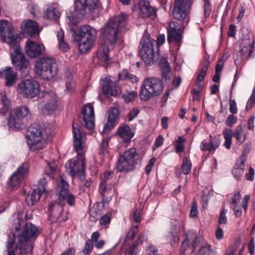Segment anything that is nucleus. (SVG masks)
<instances>
[{"label": "nucleus", "instance_id": "1", "mask_svg": "<svg viewBox=\"0 0 255 255\" xmlns=\"http://www.w3.org/2000/svg\"><path fill=\"white\" fill-rule=\"evenodd\" d=\"M128 15L125 13L112 17L101 29L103 41L97 52V57L101 62L106 63L109 60V52L113 49L118 39V32L128 30Z\"/></svg>", "mask_w": 255, "mask_h": 255}, {"label": "nucleus", "instance_id": "2", "mask_svg": "<svg viewBox=\"0 0 255 255\" xmlns=\"http://www.w3.org/2000/svg\"><path fill=\"white\" fill-rule=\"evenodd\" d=\"M40 232L37 228L31 223H27L22 232L13 238H9L6 243L7 255H32V245L30 241L35 240Z\"/></svg>", "mask_w": 255, "mask_h": 255}, {"label": "nucleus", "instance_id": "3", "mask_svg": "<svg viewBox=\"0 0 255 255\" xmlns=\"http://www.w3.org/2000/svg\"><path fill=\"white\" fill-rule=\"evenodd\" d=\"M73 132L74 134L73 146L77 152L76 157L69 159L65 164L67 172L71 176L78 175L80 180L85 178L86 161L85 154L81 152L84 147L82 127L77 123L73 122Z\"/></svg>", "mask_w": 255, "mask_h": 255}, {"label": "nucleus", "instance_id": "4", "mask_svg": "<svg viewBox=\"0 0 255 255\" xmlns=\"http://www.w3.org/2000/svg\"><path fill=\"white\" fill-rule=\"evenodd\" d=\"M165 42L164 34H159L155 41L151 39L147 35L143 36L139 46V54L144 62L148 65L153 64L155 57L157 55L155 51V45L160 46Z\"/></svg>", "mask_w": 255, "mask_h": 255}, {"label": "nucleus", "instance_id": "5", "mask_svg": "<svg viewBox=\"0 0 255 255\" xmlns=\"http://www.w3.org/2000/svg\"><path fill=\"white\" fill-rule=\"evenodd\" d=\"M34 70L36 74L41 79L50 80L57 75L58 67L54 58L43 56L35 62Z\"/></svg>", "mask_w": 255, "mask_h": 255}, {"label": "nucleus", "instance_id": "6", "mask_svg": "<svg viewBox=\"0 0 255 255\" xmlns=\"http://www.w3.org/2000/svg\"><path fill=\"white\" fill-rule=\"evenodd\" d=\"M75 39L79 42L81 53H85L93 46L97 36V30L88 25H82L78 30Z\"/></svg>", "mask_w": 255, "mask_h": 255}, {"label": "nucleus", "instance_id": "7", "mask_svg": "<svg viewBox=\"0 0 255 255\" xmlns=\"http://www.w3.org/2000/svg\"><path fill=\"white\" fill-rule=\"evenodd\" d=\"M163 89V84L159 78H146L143 81L140 88L139 94L140 99L142 101H148L151 98L160 95Z\"/></svg>", "mask_w": 255, "mask_h": 255}, {"label": "nucleus", "instance_id": "8", "mask_svg": "<svg viewBox=\"0 0 255 255\" xmlns=\"http://www.w3.org/2000/svg\"><path fill=\"white\" fill-rule=\"evenodd\" d=\"M74 14L69 16L70 22L72 25L77 23L84 15L100 6L99 0H75Z\"/></svg>", "mask_w": 255, "mask_h": 255}, {"label": "nucleus", "instance_id": "9", "mask_svg": "<svg viewBox=\"0 0 255 255\" xmlns=\"http://www.w3.org/2000/svg\"><path fill=\"white\" fill-rule=\"evenodd\" d=\"M44 129L39 125L34 124L30 126L26 132V141L31 150L35 151L44 147L45 139L43 137Z\"/></svg>", "mask_w": 255, "mask_h": 255}, {"label": "nucleus", "instance_id": "10", "mask_svg": "<svg viewBox=\"0 0 255 255\" xmlns=\"http://www.w3.org/2000/svg\"><path fill=\"white\" fill-rule=\"evenodd\" d=\"M193 1L192 0H175L172 14L173 17L184 26L189 21V13Z\"/></svg>", "mask_w": 255, "mask_h": 255}, {"label": "nucleus", "instance_id": "11", "mask_svg": "<svg viewBox=\"0 0 255 255\" xmlns=\"http://www.w3.org/2000/svg\"><path fill=\"white\" fill-rule=\"evenodd\" d=\"M38 107L44 114L51 115L59 107L58 97L52 92H43L38 99Z\"/></svg>", "mask_w": 255, "mask_h": 255}, {"label": "nucleus", "instance_id": "12", "mask_svg": "<svg viewBox=\"0 0 255 255\" xmlns=\"http://www.w3.org/2000/svg\"><path fill=\"white\" fill-rule=\"evenodd\" d=\"M10 53L13 65L15 69L24 72L29 64V61L22 53V49L19 44L11 47Z\"/></svg>", "mask_w": 255, "mask_h": 255}, {"label": "nucleus", "instance_id": "13", "mask_svg": "<svg viewBox=\"0 0 255 255\" xmlns=\"http://www.w3.org/2000/svg\"><path fill=\"white\" fill-rule=\"evenodd\" d=\"M39 88L38 83L33 80H23L18 84L19 93L27 98L35 97L39 94Z\"/></svg>", "mask_w": 255, "mask_h": 255}, {"label": "nucleus", "instance_id": "14", "mask_svg": "<svg viewBox=\"0 0 255 255\" xmlns=\"http://www.w3.org/2000/svg\"><path fill=\"white\" fill-rule=\"evenodd\" d=\"M28 169L29 165L27 162L21 164L10 176L7 182L8 187L10 189L17 188L24 178L25 175L28 172Z\"/></svg>", "mask_w": 255, "mask_h": 255}, {"label": "nucleus", "instance_id": "15", "mask_svg": "<svg viewBox=\"0 0 255 255\" xmlns=\"http://www.w3.org/2000/svg\"><path fill=\"white\" fill-rule=\"evenodd\" d=\"M83 117V126L87 129H92L94 127V110L93 105L89 103L83 108L81 112Z\"/></svg>", "mask_w": 255, "mask_h": 255}, {"label": "nucleus", "instance_id": "16", "mask_svg": "<svg viewBox=\"0 0 255 255\" xmlns=\"http://www.w3.org/2000/svg\"><path fill=\"white\" fill-rule=\"evenodd\" d=\"M171 224L170 230L166 237L172 246H177L180 240V224L177 220H172Z\"/></svg>", "mask_w": 255, "mask_h": 255}, {"label": "nucleus", "instance_id": "17", "mask_svg": "<svg viewBox=\"0 0 255 255\" xmlns=\"http://www.w3.org/2000/svg\"><path fill=\"white\" fill-rule=\"evenodd\" d=\"M44 45L27 40L25 45L27 55L30 58H35L42 55L44 52Z\"/></svg>", "mask_w": 255, "mask_h": 255}, {"label": "nucleus", "instance_id": "18", "mask_svg": "<svg viewBox=\"0 0 255 255\" xmlns=\"http://www.w3.org/2000/svg\"><path fill=\"white\" fill-rule=\"evenodd\" d=\"M8 27L9 28L4 29L3 33H0V35L3 41L9 44L11 47L18 44L20 38L17 34H13V31L14 29L11 24L8 25Z\"/></svg>", "mask_w": 255, "mask_h": 255}, {"label": "nucleus", "instance_id": "19", "mask_svg": "<svg viewBox=\"0 0 255 255\" xmlns=\"http://www.w3.org/2000/svg\"><path fill=\"white\" fill-rule=\"evenodd\" d=\"M119 111L115 107L111 108L109 110L107 122L104 126V130L108 132L118 123Z\"/></svg>", "mask_w": 255, "mask_h": 255}, {"label": "nucleus", "instance_id": "20", "mask_svg": "<svg viewBox=\"0 0 255 255\" xmlns=\"http://www.w3.org/2000/svg\"><path fill=\"white\" fill-rule=\"evenodd\" d=\"M21 29L25 34L33 36L38 33L37 23L30 19L22 21L20 25Z\"/></svg>", "mask_w": 255, "mask_h": 255}, {"label": "nucleus", "instance_id": "21", "mask_svg": "<svg viewBox=\"0 0 255 255\" xmlns=\"http://www.w3.org/2000/svg\"><path fill=\"white\" fill-rule=\"evenodd\" d=\"M12 67H6L2 71L0 72V75L5 80V85L11 87L16 83L17 74L12 71Z\"/></svg>", "mask_w": 255, "mask_h": 255}, {"label": "nucleus", "instance_id": "22", "mask_svg": "<svg viewBox=\"0 0 255 255\" xmlns=\"http://www.w3.org/2000/svg\"><path fill=\"white\" fill-rule=\"evenodd\" d=\"M245 162L244 160H237L233 169L232 170V174L234 177L238 181L242 180L244 174Z\"/></svg>", "mask_w": 255, "mask_h": 255}, {"label": "nucleus", "instance_id": "23", "mask_svg": "<svg viewBox=\"0 0 255 255\" xmlns=\"http://www.w3.org/2000/svg\"><path fill=\"white\" fill-rule=\"evenodd\" d=\"M134 168V167L128 161L121 156V155L120 156L116 164V169L118 171L127 173L133 170Z\"/></svg>", "mask_w": 255, "mask_h": 255}, {"label": "nucleus", "instance_id": "24", "mask_svg": "<svg viewBox=\"0 0 255 255\" xmlns=\"http://www.w3.org/2000/svg\"><path fill=\"white\" fill-rule=\"evenodd\" d=\"M159 66L162 73V80L165 81L170 80L171 70L169 68V64L166 58H162L160 60Z\"/></svg>", "mask_w": 255, "mask_h": 255}, {"label": "nucleus", "instance_id": "25", "mask_svg": "<svg viewBox=\"0 0 255 255\" xmlns=\"http://www.w3.org/2000/svg\"><path fill=\"white\" fill-rule=\"evenodd\" d=\"M113 186L111 183H105L104 181H101L99 185V192L102 195L103 199L102 203L105 202V199L112 196V192Z\"/></svg>", "mask_w": 255, "mask_h": 255}, {"label": "nucleus", "instance_id": "26", "mask_svg": "<svg viewBox=\"0 0 255 255\" xmlns=\"http://www.w3.org/2000/svg\"><path fill=\"white\" fill-rule=\"evenodd\" d=\"M167 36V40L169 42L174 40L176 43H179L181 41L182 35L180 28H176L171 25H169Z\"/></svg>", "mask_w": 255, "mask_h": 255}, {"label": "nucleus", "instance_id": "27", "mask_svg": "<svg viewBox=\"0 0 255 255\" xmlns=\"http://www.w3.org/2000/svg\"><path fill=\"white\" fill-rule=\"evenodd\" d=\"M58 201L59 205L61 206H64L66 202H67L70 206H74L75 205V198L74 195L69 193V192L59 195Z\"/></svg>", "mask_w": 255, "mask_h": 255}, {"label": "nucleus", "instance_id": "28", "mask_svg": "<svg viewBox=\"0 0 255 255\" xmlns=\"http://www.w3.org/2000/svg\"><path fill=\"white\" fill-rule=\"evenodd\" d=\"M221 139L218 136H215L213 140H211L209 143L202 142L200 145V148L202 151H209L212 152L217 148L220 144Z\"/></svg>", "mask_w": 255, "mask_h": 255}, {"label": "nucleus", "instance_id": "29", "mask_svg": "<svg viewBox=\"0 0 255 255\" xmlns=\"http://www.w3.org/2000/svg\"><path fill=\"white\" fill-rule=\"evenodd\" d=\"M24 121L18 115L10 112L8 124L10 128H14L17 129L22 128Z\"/></svg>", "mask_w": 255, "mask_h": 255}, {"label": "nucleus", "instance_id": "30", "mask_svg": "<svg viewBox=\"0 0 255 255\" xmlns=\"http://www.w3.org/2000/svg\"><path fill=\"white\" fill-rule=\"evenodd\" d=\"M42 193L39 192L36 189H34L29 193L26 198V202L28 206L34 205L40 199V196Z\"/></svg>", "mask_w": 255, "mask_h": 255}, {"label": "nucleus", "instance_id": "31", "mask_svg": "<svg viewBox=\"0 0 255 255\" xmlns=\"http://www.w3.org/2000/svg\"><path fill=\"white\" fill-rule=\"evenodd\" d=\"M118 133L126 141H130L133 136V134L128 126L119 127L118 129Z\"/></svg>", "mask_w": 255, "mask_h": 255}, {"label": "nucleus", "instance_id": "32", "mask_svg": "<svg viewBox=\"0 0 255 255\" xmlns=\"http://www.w3.org/2000/svg\"><path fill=\"white\" fill-rule=\"evenodd\" d=\"M136 155V149L134 148H130L128 150L125 151L123 155H121V156L124 158L134 167V165L136 164V161L135 159Z\"/></svg>", "mask_w": 255, "mask_h": 255}, {"label": "nucleus", "instance_id": "33", "mask_svg": "<svg viewBox=\"0 0 255 255\" xmlns=\"http://www.w3.org/2000/svg\"><path fill=\"white\" fill-rule=\"evenodd\" d=\"M141 16L143 18L152 17L153 18L156 16V9L151 6L148 5L143 6L140 10Z\"/></svg>", "mask_w": 255, "mask_h": 255}, {"label": "nucleus", "instance_id": "34", "mask_svg": "<svg viewBox=\"0 0 255 255\" xmlns=\"http://www.w3.org/2000/svg\"><path fill=\"white\" fill-rule=\"evenodd\" d=\"M56 192L58 196L61 194H63L69 192V184L62 177H60L59 180H58Z\"/></svg>", "mask_w": 255, "mask_h": 255}, {"label": "nucleus", "instance_id": "35", "mask_svg": "<svg viewBox=\"0 0 255 255\" xmlns=\"http://www.w3.org/2000/svg\"><path fill=\"white\" fill-rule=\"evenodd\" d=\"M113 86L114 84L111 82L106 81L103 82L102 89L106 95L116 96L118 94V92L114 90Z\"/></svg>", "mask_w": 255, "mask_h": 255}, {"label": "nucleus", "instance_id": "36", "mask_svg": "<svg viewBox=\"0 0 255 255\" xmlns=\"http://www.w3.org/2000/svg\"><path fill=\"white\" fill-rule=\"evenodd\" d=\"M119 79L122 80H128L132 83H136L138 81V78L135 75L129 73L126 69H124L121 72L119 73Z\"/></svg>", "mask_w": 255, "mask_h": 255}, {"label": "nucleus", "instance_id": "37", "mask_svg": "<svg viewBox=\"0 0 255 255\" xmlns=\"http://www.w3.org/2000/svg\"><path fill=\"white\" fill-rule=\"evenodd\" d=\"M60 15L59 10L52 6H49L46 11V16L48 19L57 20Z\"/></svg>", "mask_w": 255, "mask_h": 255}, {"label": "nucleus", "instance_id": "38", "mask_svg": "<svg viewBox=\"0 0 255 255\" xmlns=\"http://www.w3.org/2000/svg\"><path fill=\"white\" fill-rule=\"evenodd\" d=\"M11 112L18 115V116L21 118L23 121L24 120V118L30 114L28 108L26 106H21L12 110Z\"/></svg>", "mask_w": 255, "mask_h": 255}, {"label": "nucleus", "instance_id": "39", "mask_svg": "<svg viewBox=\"0 0 255 255\" xmlns=\"http://www.w3.org/2000/svg\"><path fill=\"white\" fill-rule=\"evenodd\" d=\"M240 144L244 142L246 138V135H243V127L241 125L238 126L236 128L235 132L233 135Z\"/></svg>", "mask_w": 255, "mask_h": 255}, {"label": "nucleus", "instance_id": "40", "mask_svg": "<svg viewBox=\"0 0 255 255\" xmlns=\"http://www.w3.org/2000/svg\"><path fill=\"white\" fill-rule=\"evenodd\" d=\"M57 37L59 41V48L63 51L67 52L69 49V47L64 41V33L62 30L58 32Z\"/></svg>", "mask_w": 255, "mask_h": 255}, {"label": "nucleus", "instance_id": "41", "mask_svg": "<svg viewBox=\"0 0 255 255\" xmlns=\"http://www.w3.org/2000/svg\"><path fill=\"white\" fill-rule=\"evenodd\" d=\"M223 134L224 138L225 139L224 145L227 149H229L231 147L233 131L231 129H226V130H224Z\"/></svg>", "mask_w": 255, "mask_h": 255}, {"label": "nucleus", "instance_id": "42", "mask_svg": "<svg viewBox=\"0 0 255 255\" xmlns=\"http://www.w3.org/2000/svg\"><path fill=\"white\" fill-rule=\"evenodd\" d=\"M0 101L1 102V110L2 112L5 113L8 111L10 108V101L3 94L0 95Z\"/></svg>", "mask_w": 255, "mask_h": 255}, {"label": "nucleus", "instance_id": "43", "mask_svg": "<svg viewBox=\"0 0 255 255\" xmlns=\"http://www.w3.org/2000/svg\"><path fill=\"white\" fill-rule=\"evenodd\" d=\"M192 164L189 162L187 157L183 158L182 164L181 165L182 172L184 174H188L191 171Z\"/></svg>", "mask_w": 255, "mask_h": 255}, {"label": "nucleus", "instance_id": "44", "mask_svg": "<svg viewBox=\"0 0 255 255\" xmlns=\"http://www.w3.org/2000/svg\"><path fill=\"white\" fill-rule=\"evenodd\" d=\"M200 255H215L214 251L210 245L202 246L199 250Z\"/></svg>", "mask_w": 255, "mask_h": 255}, {"label": "nucleus", "instance_id": "45", "mask_svg": "<svg viewBox=\"0 0 255 255\" xmlns=\"http://www.w3.org/2000/svg\"><path fill=\"white\" fill-rule=\"evenodd\" d=\"M138 225H133L132 227L130 228L128 233L126 235L125 240H133L137 234L138 231Z\"/></svg>", "mask_w": 255, "mask_h": 255}, {"label": "nucleus", "instance_id": "46", "mask_svg": "<svg viewBox=\"0 0 255 255\" xmlns=\"http://www.w3.org/2000/svg\"><path fill=\"white\" fill-rule=\"evenodd\" d=\"M255 104V87L254 88L252 94L250 97L246 105V109L247 111L251 110Z\"/></svg>", "mask_w": 255, "mask_h": 255}, {"label": "nucleus", "instance_id": "47", "mask_svg": "<svg viewBox=\"0 0 255 255\" xmlns=\"http://www.w3.org/2000/svg\"><path fill=\"white\" fill-rule=\"evenodd\" d=\"M48 167L50 169V171L46 170L44 174L47 175L50 178H53L54 176L55 172L56 170L57 166L54 162H50L48 164Z\"/></svg>", "mask_w": 255, "mask_h": 255}, {"label": "nucleus", "instance_id": "48", "mask_svg": "<svg viewBox=\"0 0 255 255\" xmlns=\"http://www.w3.org/2000/svg\"><path fill=\"white\" fill-rule=\"evenodd\" d=\"M93 249V243L91 240H88L85 243L83 253L86 255H90Z\"/></svg>", "mask_w": 255, "mask_h": 255}, {"label": "nucleus", "instance_id": "49", "mask_svg": "<svg viewBox=\"0 0 255 255\" xmlns=\"http://www.w3.org/2000/svg\"><path fill=\"white\" fill-rule=\"evenodd\" d=\"M114 171H106L104 174L101 176V181H104L105 183H110L108 181L112 179L114 176Z\"/></svg>", "mask_w": 255, "mask_h": 255}, {"label": "nucleus", "instance_id": "50", "mask_svg": "<svg viewBox=\"0 0 255 255\" xmlns=\"http://www.w3.org/2000/svg\"><path fill=\"white\" fill-rule=\"evenodd\" d=\"M132 220L135 222L136 225L139 226L141 222V210L139 209H136L133 212Z\"/></svg>", "mask_w": 255, "mask_h": 255}, {"label": "nucleus", "instance_id": "51", "mask_svg": "<svg viewBox=\"0 0 255 255\" xmlns=\"http://www.w3.org/2000/svg\"><path fill=\"white\" fill-rule=\"evenodd\" d=\"M137 95L136 92L132 91L124 95L123 98L126 103H129L133 101Z\"/></svg>", "mask_w": 255, "mask_h": 255}, {"label": "nucleus", "instance_id": "52", "mask_svg": "<svg viewBox=\"0 0 255 255\" xmlns=\"http://www.w3.org/2000/svg\"><path fill=\"white\" fill-rule=\"evenodd\" d=\"M46 182L47 181L46 180V178L45 177H43L38 181L37 187L35 189L39 190V192H41L42 193H46L45 187Z\"/></svg>", "mask_w": 255, "mask_h": 255}, {"label": "nucleus", "instance_id": "53", "mask_svg": "<svg viewBox=\"0 0 255 255\" xmlns=\"http://www.w3.org/2000/svg\"><path fill=\"white\" fill-rule=\"evenodd\" d=\"M23 220L19 217V215H16V217L14 219L13 224L15 230L18 231L20 230L21 225L23 223Z\"/></svg>", "mask_w": 255, "mask_h": 255}, {"label": "nucleus", "instance_id": "54", "mask_svg": "<svg viewBox=\"0 0 255 255\" xmlns=\"http://www.w3.org/2000/svg\"><path fill=\"white\" fill-rule=\"evenodd\" d=\"M204 2V15L206 18L209 16L211 12V4L209 0H203Z\"/></svg>", "mask_w": 255, "mask_h": 255}, {"label": "nucleus", "instance_id": "55", "mask_svg": "<svg viewBox=\"0 0 255 255\" xmlns=\"http://www.w3.org/2000/svg\"><path fill=\"white\" fill-rule=\"evenodd\" d=\"M251 147L250 145H246L244 147V149L243 150L242 155L240 156L239 158L238 159V160H244V162H245L247 160L246 156L249 153L251 150Z\"/></svg>", "mask_w": 255, "mask_h": 255}, {"label": "nucleus", "instance_id": "56", "mask_svg": "<svg viewBox=\"0 0 255 255\" xmlns=\"http://www.w3.org/2000/svg\"><path fill=\"white\" fill-rule=\"evenodd\" d=\"M189 248V240L188 236L186 235L182 243L180 250V254L183 255L188 248Z\"/></svg>", "mask_w": 255, "mask_h": 255}, {"label": "nucleus", "instance_id": "57", "mask_svg": "<svg viewBox=\"0 0 255 255\" xmlns=\"http://www.w3.org/2000/svg\"><path fill=\"white\" fill-rule=\"evenodd\" d=\"M147 241V238L144 233H140L138 236L136 240L133 243V245L137 247V246L143 243L144 241Z\"/></svg>", "mask_w": 255, "mask_h": 255}, {"label": "nucleus", "instance_id": "58", "mask_svg": "<svg viewBox=\"0 0 255 255\" xmlns=\"http://www.w3.org/2000/svg\"><path fill=\"white\" fill-rule=\"evenodd\" d=\"M237 122V118L232 114L229 115L225 122V124L227 126L232 127Z\"/></svg>", "mask_w": 255, "mask_h": 255}, {"label": "nucleus", "instance_id": "59", "mask_svg": "<svg viewBox=\"0 0 255 255\" xmlns=\"http://www.w3.org/2000/svg\"><path fill=\"white\" fill-rule=\"evenodd\" d=\"M230 112L233 115L236 114L238 112V109L237 107V104L235 100L230 99Z\"/></svg>", "mask_w": 255, "mask_h": 255}, {"label": "nucleus", "instance_id": "60", "mask_svg": "<svg viewBox=\"0 0 255 255\" xmlns=\"http://www.w3.org/2000/svg\"><path fill=\"white\" fill-rule=\"evenodd\" d=\"M227 211L223 209L220 212V217L219 219V223L221 224H226L227 223V218L226 216Z\"/></svg>", "mask_w": 255, "mask_h": 255}, {"label": "nucleus", "instance_id": "61", "mask_svg": "<svg viewBox=\"0 0 255 255\" xmlns=\"http://www.w3.org/2000/svg\"><path fill=\"white\" fill-rule=\"evenodd\" d=\"M203 238L201 237H197L195 240L192 242L191 245V248L192 250V252L194 253L196 248L200 245Z\"/></svg>", "mask_w": 255, "mask_h": 255}, {"label": "nucleus", "instance_id": "62", "mask_svg": "<svg viewBox=\"0 0 255 255\" xmlns=\"http://www.w3.org/2000/svg\"><path fill=\"white\" fill-rule=\"evenodd\" d=\"M139 111L137 109H133L130 111L128 114V121L130 122L135 118L139 114Z\"/></svg>", "mask_w": 255, "mask_h": 255}, {"label": "nucleus", "instance_id": "63", "mask_svg": "<svg viewBox=\"0 0 255 255\" xmlns=\"http://www.w3.org/2000/svg\"><path fill=\"white\" fill-rule=\"evenodd\" d=\"M137 251V247L132 244L129 249L126 251L125 255H136Z\"/></svg>", "mask_w": 255, "mask_h": 255}, {"label": "nucleus", "instance_id": "64", "mask_svg": "<svg viewBox=\"0 0 255 255\" xmlns=\"http://www.w3.org/2000/svg\"><path fill=\"white\" fill-rule=\"evenodd\" d=\"M240 244V242L236 243L235 246L231 247L227 252L226 255H235V254L238 252V245Z\"/></svg>", "mask_w": 255, "mask_h": 255}]
</instances>
